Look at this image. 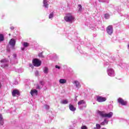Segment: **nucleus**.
I'll return each instance as SVG.
<instances>
[{
  "label": "nucleus",
  "mask_w": 129,
  "mask_h": 129,
  "mask_svg": "<svg viewBox=\"0 0 129 129\" xmlns=\"http://www.w3.org/2000/svg\"><path fill=\"white\" fill-rule=\"evenodd\" d=\"M98 114H99L101 117H106L107 118H111L113 116V112H109L108 113H106L104 111H97Z\"/></svg>",
  "instance_id": "2"
},
{
  "label": "nucleus",
  "mask_w": 129,
  "mask_h": 129,
  "mask_svg": "<svg viewBox=\"0 0 129 129\" xmlns=\"http://www.w3.org/2000/svg\"><path fill=\"white\" fill-rule=\"evenodd\" d=\"M101 127V126L100 124L97 123L96 124V127L93 128L92 129H100Z\"/></svg>",
  "instance_id": "22"
},
{
  "label": "nucleus",
  "mask_w": 129,
  "mask_h": 129,
  "mask_svg": "<svg viewBox=\"0 0 129 129\" xmlns=\"http://www.w3.org/2000/svg\"><path fill=\"white\" fill-rule=\"evenodd\" d=\"M73 83L74 85H75L76 88H80V87H81V85H80V83H79L77 80L74 81Z\"/></svg>",
  "instance_id": "9"
},
{
  "label": "nucleus",
  "mask_w": 129,
  "mask_h": 129,
  "mask_svg": "<svg viewBox=\"0 0 129 129\" xmlns=\"http://www.w3.org/2000/svg\"><path fill=\"white\" fill-rule=\"evenodd\" d=\"M1 63H7L8 62V60L7 59H3L1 61Z\"/></svg>",
  "instance_id": "26"
},
{
  "label": "nucleus",
  "mask_w": 129,
  "mask_h": 129,
  "mask_svg": "<svg viewBox=\"0 0 129 129\" xmlns=\"http://www.w3.org/2000/svg\"><path fill=\"white\" fill-rule=\"evenodd\" d=\"M12 95L13 96H18L20 95V92L18 90H14L12 91Z\"/></svg>",
  "instance_id": "12"
},
{
  "label": "nucleus",
  "mask_w": 129,
  "mask_h": 129,
  "mask_svg": "<svg viewBox=\"0 0 129 129\" xmlns=\"http://www.w3.org/2000/svg\"><path fill=\"white\" fill-rule=\"evenodd\" d=\"M55 68H56L57 69H60V68L58 66H55Z\"/></svg>",
  "instance_id": "31"
},
{
  "label": "nucleus",
  "mask_w": 129,
  "mask_h": 129,
  "mask_svg": "<svg viewBox=\"0 0 129 129\" xmlns=\"http://www.w3.org/2000/svg\"><path fill=\"white\" fill-rule=\"evenodd\" d=\"M0 124H2V125L4 124V119H3L2 114H0Z\"/></svg>",
  "instance_id": "21"
},
{
  "label": "nucleus",
  "mask_w": 129,
  "mask_h": 129,
  "mask_svg": "<svg viewBox=\"0 0 129 129\" xmlns=\"http://www.w3.org/2000/svg\"><path fill=\"white\" fill-rule=\"evenodd\" d=\"M2 87V84L0 83V88Z\"/></svg>",
  "instance_id": "36"
},
{
  "label": "nucleus",
  "mask_w": 129,
  "mask_h": 129,
  "mask_svg": "<svg viewBox=\"0 0 129 129\" xmlns=\"http://www.w3.org/2000/svg\"><path fill=\"white\" fill-rule=\"evenodd\" d=\"M35 74H36V75H38V74H39V72L36 71V73H35Z\"/></svg>",
  "instance_id": "33"
},
{
  "label": "nucleus",
  "mask_w": 129,
  "mask_h": 129,
  "mask_svg": "<svg viewBox=\"0 0 129 129\" xmlns=\"http://www.w3.org/2000/svg\"><path fill=\"white\" fill-rule=\"evenodd\" d=\"M117 101L118 103H120V104H121V105H126V104H127V102L126 101L124 100L121 98H119L117 99Z\"/></svg>",
  "instance_id": "8"
},
{
  "label": "nucleus",
  "mask_w": 129,
  "mask_h": 129,
  "mask_svg": "<svg viewBox=\"0 0 129 129\" xmlns=\"http://www.w3.org/2000/svg\"><path fill=\"white\" fill-rule=\"evenodd\" d=\"M11 35V34H9V36H10Z\"/></svg>",
  "instance_id": "38"
},
{
  "label": "nucleus",
  "mask_w": 129,
  "mask_h": 129,
  "mask_svg": "<svg viewBox=\"0 0 129 129\" xmlns=\"http://www.w3.org/2000/svg\"><path fill=\"white\" fill-rule=\"evenodd\" d=\"M10 29H11V30H14V29H15V27H11V28H10Z\"/></svg>",
  "instance_id": "32"
},
{
  "label": "nucleus",
  "mask_w": 129,
  "mask_h": 129,
  "mask_svg": "<svg viewBox=\"0 0 129 129\" xmlns=\"http://www.w3.org/2000/svg\"><path fill=\"white\" fill-rule=\"evenodd\" d=\"M104 17L105 19H109V14H105Z\"/></svg>",
  "instance_id": "25"
},
{
  "label": "nucleus",
  "mask_w": 129,
  "mask_h": 129,
  "mask_svg": "<svg viewBox=\"0 0 129 129\" xmlns=\"http://www.w3.org/2000/svg\"><path fill=\"white\" fill-rule=\"evenodd\" d=\"M108 123V120L107 119H104V121L101 123V125H105Z\"/></svg>",
  "instance_id": "17"
},
{
  "label": "nucleus",
  "mask_w": 129,
  "mask_h": 129,
  "mask_svg": "<svg viewBox=\"0 0 129 129\" xmlns=\"http://www.w3.org/2000/svg\"><path fill=\"white\" fill-rule=\"evenodd\" d=\"M78 12L81 13L82 12V6L81 5H78Z\"/></svg>",
  "instance_id": "19"
},
{
  "label": "nucleus",
  "mask_w": 129,
  "mask_h": 129,
  "mask_svg": "<svg viewBox=\"0 0 129 129\" xmlns=\"http://www.w3.org/2000/svg\"><path fill=\"white\" fill-rule=\"evenodd\" d=\"M53 18H54V12H51L48 16L49 20H53Z\"/></svg>",
  "instance_id": "16"
},
{
  "label": "nucleus",
  "mask_w": 129,
  "mask_h": 129,
  "mask_svg": "<svg viewBox=\"0 0 129 129\" xmlns=\"http://www.w3.org/2000/svg\"><path fill=\"white\" fill-rule=\"evenodd\" d=\"M9 45L12 47H15L16 46V40L11 39L9 41Z\"/></svg>",
  "instance_id": "11"
},
{
  "label": "nucleus",
  "mask_w": 129,
  "mask_h": 129,
  "mask_svg": "<svg viewBox=\"0 0 129 129\" xmlns=\"http://www.w3.org/2000/svg\"><path fill=\"white\" fill-rule=\"evenodd\" d=\"M23 45L24 47H27L29 46V43L28 42H24Z\"/></svg>",
  "instance_id": "23"
},
{
  "label": "nucleus",
  "mask_w": 129,
  "mask_h": 129,
  "mask_svg": "<svg viewBox=\"0 0 129 129\" xmlns=\"http://www.w3.org/2000/svg\"><path fill=\"white\" fill-rule=\"evenodd\" d=\"M82 129H87V127H86V126H82L81 127Z\"/></svg>",
  "instance_id": "30"
},
{
  "label": "nucleus",
  "mask_w": 129,
  "mask_h": 129,
  "mask_svg": "<svg viewBox=\"0 0 129 129\" xmlns=\"http://www.w3.org/2000/svg\"><path fill=\"white\" fill-rule=\"evenodd\" d=\"M59 82L60 84H65V83H67V80L64 79H60L59 80Z\"/></svg>",
  "instance_id": "15"
},
{
  "label": "nucleus",
  "mask_w": 129,
  "mask_h": 129,
  "mask_svg": "<svg viewBox=\"0 0 129 129\" xmlns=\"http://www.w3.org/2000/svg\"><path fill=\"white\" fill-rule=\"evenodd\" d=\"M43 72L45 74H48L49 72V69H48L47 67H44L43 69Z\"/></svg>",
  "instance_id": "18"
},
{
  "label": "nucleus",
  "mask_w": 129,
  "mask_h": 129,
  "mask_svg": "<svg viewBox=\"0 0 129 129\" xmlns=\"http://www.w3.org/2000/svg\"><path fill=\"white\" fill-rule=\"evenodd\" d=\"M106 101V98L100 96H97V101L98 102H103Z\"/></svg>",
  "instance_id": "7"
},
{
  "label": "nucleus",
  "mask_w": 129,
  "mask_h": 129,
  "mask_svg": "<svg viewBox=\"0 0 129 129\" xmlns=\"http://www.w3.org/2000/svg\"><path fill=\"white\" fill-rule=\"evenodd\" d=\"M29 66H30V67L33 68V64H30Z\"/></svg>",
  "instance_id": "34"
},
{
  "label": "nucleus",
  "mask_w": 129,
  "mask_h": 129,
  "mask_svg": "<svg viewBox=\"0 0 129 129\" xmlns=\"http://www.w3.org/2000/svg\"><path fill=\"white\" fill-rule=\"evenodd\" d=\"M106 32L108 35H112V33H113V27H112V26H108L106 28Z\"/></svg>",
  "instance_id": "6"
},
{
  "label": "nucleus",
  "mask_w": 129,
  "mask_h": 129,
  "mask_svg": "<svg viewBox=\"0 0 129 129\" xmlns=\"http://www.w3.org/2000/svg\"><path fill=\"white\" fill-rule=\"evenodd\" d=\"M2 67L4 68H7V67H8V64H2Z\"/></svg>",
  "instance_id": "28"
},
{
  "label": "nucleus",
  "mask_w": 129,
  "mask_h": 129,
  "mask_svg": "<svg viewBox=\"0 0 129 129\" xmlns=\"http://www.w3.org/2000/svg\"><path fill=\"white\" fill-rule=\"evenodd\" d=\"M32 63L33 66H35V67H40V66L42 64V61L38 58H34L32 60Z\"/></svg>",
  "instance_id": "4"
},
{
  "label": "nucleus",
  "mask_w": 129,
  "mask_h": 129,
  "mask_svg": "<svg viewBox=\"0 0 129 129\" xmlns=\"http://www.w3.org/2000/svg\"><path fill=\"white\" fill-rule=\"evenodd\" d=\"M39 57H43V54L42 53H40L38 54Z\"/></svg>",
  "instance_id": "29"
},
{
  "label": "nucleus",
  "mask_w": 129,
  "mask_h": 129,
  "mask_svg": "<svg viewBox=\"0 0 129 129\" xmlns=\"http://www.w3.org/2000/svg\"><path fill=\"white\" fill-rule=\"evenodd\" d=\"M68 102H69L68 100H62L60 101V103L61 104H67Z\"/></svg>",
  "instance_id": "20"
},
{
  "label": "nucleus",
  "mask_w": 129,
  "mask_h": 129,
  "mask_svg": "<svg viewBox=\"0 0 129 129\" xmlns=\"http://www.w3.org/2000/svg\"><path fill=\"white\" fill-rule=\"evenodd\" d=\"M14 56L16 58V57H17V54H14Z\"/></svg>",
  "instance_id": "35"
},
{
  "label": "nucleus",
  "mask_w": 129,
  "mask_h": 129,
  "mask_svg": "<svg viewBox=\"0 0 129 129\" xmlns=\"http://www.w3.org/2000/svg\"><path fill=\"white\" fill-rule=\"evenodd\" d=\"M69 107L70 110H71V111H75V110H76V107H75L74 105L71 104L69 105Z\"/></svg>",
  "instance_id": "14"
},
{
  "label": "nucleus",
  "mask_w": 129,
  "mask_h": 129,
  "mask_svg": "<svg viewBox=\"0 0 129 129\" xmlns=\"http://www.w3.org/2000/svg\"><path fill=\"white\" fill-rule=\"evenodd\" d=\"M78 105L80 108V109H82L83 107H86L87 105L86 104V102L84 101V100H81L78 103Z\"/></svg>",
  "instance_id": "5"
},
{
  "label": "nucleus",
  "mask_w": 129,
  "mask_h": 129,
  "mask_svg": "<svg viewBox=\"0 0 129 129\" xmlns=\"http://www.w3.org/2000/svg\"><path fill=\"white\" fill-rule=\"evenodd\" d=\"M107 74L110 77H114L115 76V72L114 70L111 68H108L107 69Z\"/></svg>",
  "instance_id": "3"
},
{
  "label": "nucleus",
  "mask_w": 129,
  "mask_h": 129,
  "mask_svg": "<svg viewBox=\"0 0 129 129\" xmlns=\"http://www.w3.org/2000/svg\"><path fill=\"white\" fill-rule=\"evenodd\" d=\"M24 49H25V48H22V50H24Z\"/></svg>",
  "instance_id": "37"
},
{
  "label": "nucleus",
  "mask_w": 129,
  "mask_h": 129,
  "mask_svg": "<svg viewBox=\"0 0 129 129\" xmlns=\"http://www.w3.org/2000/svg\"><path fill=\"white\" fill-rule=\"evenodd\" d=\"M1 41H4V35L3 34H0V42Z\"/></svg>",
  "instance_id": "24"
},
{
  "label": "nucleus",
  "mask_w": 129,
  "mask_h": 129,
  "mask_svg": "<svg viewBox=\"0 0 129 129\" xmlns=\"http://www.w3.org/2000/svg\"><path fill=\"white\" fill-rule=\"evenodd\" d=\"M43 7L46 9L49 8V1L48 0H43Z\"/></svg>",
  "instance_id": "10"
},
{
  "label": "nucleus",
  "mask_w": 129,
  "mask_h": 129,
  "mask_svg": "<svg viewBox=\"0 0 129 129\" xmlns=\"http://www.w3.org/2000/svg\"><path fill=\"white\" fill-rule=\"evenodd\" d=\"M64 20L67 23H70L72 24L75 21V17L72 13H69L66 14L64 17Z\"/></svg>",
  "instance_id": "1"
},
{
  "label": "nucleus",
  "mask_w": 129,
  "mask_h": 129,
  "mask_svg": "<svg viewBox=\"0 0 129 129\" xmlns=\"http://www.w3.org/2000/svg\"><path fill=\"white\" fill-rule=\"evenodd\" d=\"M44 108H45V109H49V108H50V106H49V105H45Z\"/></svg>",
  "instance_id": "27"
},
{
  "label": "nucleus",
  "mask_w": 129,
  "mask_h": 129,
  "mask_svg": "<svg viewBox=\"0 0 129 129\" xmlns=\"http://www.w3.org/2000/svg\"><path fill=\"white\" fill-rule=\"evenodd\" d=\"M30 94H31L32 96H35V95H37V94H38V91L35 89L31 90L30 91Z\"/></svg>",
  "instance_id": "13"
}]
</instances>
